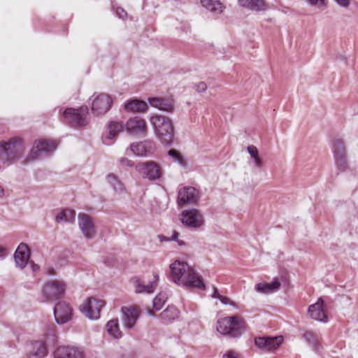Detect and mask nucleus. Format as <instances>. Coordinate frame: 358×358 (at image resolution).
Here are the masks:
<instances>
[{
	"label": "nucleus",
	"mask_w": 358,
	"mask_h": 358,
	"mask_svg": "<svg viewBox=\"0 0 358 358\" xmlns=\"http://www.w3.org/2000/svg\"><path fill=\"white\" fill-rule=\"evenodd\" d=\"M124 128L129 135L133 136H144L148 132L146 121L138 116L129 119L125 124L122 122L111 121L108 124V131L102 137L103 143L106 145H112Z\"/></svg>",
	"instance_id": "nucleus-1"
},
{
	"label": "nucleus",
	"mask_w": 358,
	"mask_h": 358,
	"mask_svg": "<svg viewBox=\"0 0 358 358\" xmlns=\"http://www.w3.org/2000/svg\"><path fill=\"white\" fill-rule=\"evenodd\" d=\"M171 280L177 285L187 288L193 287L201 290L206 285L201 277L187 262L176 260L170 265Z\"/></svg>",
	"instance_id": "nucleus-2"
},
{
	"label": "nucleus",
	"mask_w": 358,
	"mask_h": 358,
	"mask_svg": "<svg viewBox=\"0 0 358 358\" xmlns=\"http://www.w3.org/2000/svg\"><path fill=\"white\" fill-rule=\"evenodd\" d=\"M150 121L155 134L160 142L165 145H171L175 135V128L172 120L168 117L152 115Z\"/></svg>",
	"instance_id": "nucleus-3"
},
{
	"label": "nucleus",
	"mask_w": 358,
	"mask_h": 358,
	"mask_svg": "<svg viewBox=\"0 0 358 358\" xmlns=\"http://www.w3.org/2000/svg\"><path fill=\"white\" fill-rule=\"evenodd\" d=\"M217 331L231 338L240 337L245 330V322L239 315L227 316L217 322Z\"/></svg>",
	"instance_id": "nucleus-4"
},
{
	"label": "nucleus",
	"mask_w": 358,
	"mask_h": 358,
	"mask_svg": "<svg viewBox=\"0 0 358 358\" xmlns=\"http://www.w3.org/2000/svg\"><path fill=\"white\" fill-rule=\"evenodd\" d=\"M0 150L3 159L10 164L18 159L24 153V145L22 138L15 136L7 141L0 142Z\"/></svg>",
	"instance_id": "nucleus-5"
},
{
	"label": "nucleus",
	"mask_w": 358,
	"mask_h": 358,
	"mask_svg": "<svg viewBox=\"0 0 358 358\" xmlns=\"http://www.w3.org/2000/svg\"><path fill=\"white\" fill-rule=\"evenodd\" d=\"M88 108L82 106L78 109L66 108L62 115L63 122L71 127L78 128L87 124Z\"/></svg>",
	"instance_id": "nucleus-6"
},
{
	"label": "nucleus",
	"mask_w": 358,
	"mask_h": 358,
	"mask_svg": "<svg viewBox=\"0 0 358 358\" xmlns=\"http://www.w3.org/2000/svg\"><path fill=\"white\" fill-rule=\"evenodd\" d=\"M135 169L143 178L150 181L160 180L164 176L162 167L154 161L138 162Z\"/></svg>",
	"instance_id": "nucleus-7"
},
{
	"label": "nucleus",
	"mask_w": 358,
	"mask_h": 358,
	"mask_svg": "<svg viewBox=\"0 0 358 358\" xmlns=\"http://www.w3.org/2000/svg\"><path fill=\"white\" fill-rule=\"evenodd\" d=\"M180 220L186 227L189 229H199L205 223L203 215L195 208L183 210L180 215Z\"/></svg>",
	"instance_id": "nucleus-8"
},
{
	"label": "nucleus",
	"mask_w": 358,
	"mask_h": 358,
	"mask_svg": "<svg viewBox=\"0 0 358 358\" xmlns=\"http://www.w3.org/2000/svg\"><path fill=\"white\" fill-rule=\"evenodd\" d=\"M57 148V143L55 141L45 139L37 140L34 142L30 153L31 159L41 158L52 153Z\"/></svg>",
	"instance_id": "nucleus-9"
},
{
	"label": "nucleus",
	"mask_w": 358,
	"mask_h": 358,
	"mask_svg": "<svg viewBox=\"0 0 358 358\" xmlns=\"http://www.w3.org/2000/svg\"><path fill=\"white\" fill-rule=\"evenodd\" d=\"M104 306V301L89 298L80 305V310L86 317L90 320H97L100 317V311Z\"/></svg>",
	"instance_id": "nucleus-10"
},
{
	"label": "nucleus",
	"mask_w": 358,
	"mask_h": 358,
	"mask_svg": "<svg viewBox=\"0 0 358 358\" xmlns=\"http://www.w3.org/2000/svg\"><path fill=\"white\" fill-rule=\"evenodd\" d=\"M65 284L62 280H51L45 285L43 290L47 301L57 299L64 294Z\"/></svg>",
	"instance_id": "nucleus-11"
},
{
	"label": "nucleus",
	"mask_w": 358,
	"mask_h": 358,
	"mask_svg": "<svg viewBox=\"0 0 358 358\" xmlns=\"http://www.w3.org/2000/svg\"><path fill=\"white\" fill-rule=\"evenodd\" d=\"M112 99L110 96L104 93L97 95L92 101V111L96 115H104L110 108Z\"/></svg>",
	"instance_id": "nucleus-12"
},
{
	"label": "nucleus",
	"mask_w": 358,
	"mask_h": 358,
	"mask_svg": "<svg viewBox=\"0 0 358 358\" xmlns=\"http://www.w3.org/2000/svg\"><path fill=\"white\" fill-rule=\"evenodd\" d=\"M159 281V275L153 273V278L148 282L141 280L138 277L132 279L133 284L135 287V292L137 294H152L156 289Z\"/></svg>",
	"instance_id": "nucleus-13"
},
{
	"label": "nucleus",
	"mask_w": 358,
	"mask_h": 358,
	"mask_svg": "<svg viewBox=\"0 0 358 358\" xmlns=\"http://www.w3.org/2000/svg\"><path fill=\"white\" fill-rule=\"evenodd\" d=\"M199 194L198 189L193 187H183L178 190V204H195L199 201Z\"/></svg>",
	"instance_id": "nucleus-14"
},
{
	"label": "nucleus",
	"mask_w": 358,
	"mask_h": 358,
	"mask_svg": "<svg viewBox=\"0 0 358 358\" xmlns=\"http://www.w3.org/2000/svg\"><path fill=\"white\" fill-rule=\"evenodd\" d=\"M54 316L57 323H66L71 320L72 309L65 301H60L54 308Z\"/></svg>",
	"instance_id": "nucleus-15"
},
{
	"label": "nucleus",
	"mask_w": 358,
	"mask_h": 358,
	"mask_svg": "<svg viewBox=\"0 0 358 358\" xmlns=\"http://www.w3.org/2000/svg\"><path fill=\"white\" fill-rule=\"evenodd\" d=\"M282 336L257 337L255 339V344L259 349L269 352L277 349L282 343Z\"/></svg>",
	"instance_id": "nucleus-16"
},
{
	"label": "nucleus",
	"mask_w": 358,
	"mask_h": 358,
	"mask_svg": "<svg viewBox=\"0 0 358 358\" xmlns=\"http://www.w3.org/2000/svg\"><path fill=\"white\" fill-rule=\"evenodd\" d=\"M155 149V143L152 141H144L130 145L129 150L137 157H145L153 153Z\"/></svg>",
	"instance_id": "nucleus-17"
},
{
	"label": "nucleus",
	"mask_w": 358,
	"mask_h": 358,
	"mask_svg": "<svg viewBox=\"0 0 358 358\" xmlns=\"http://www.w3.org/2000/svg\"><path fill=\"white\" fill-rule=\"evenodd\" d=\"M122 321L123 326L127 329H132L138 318V312L134 306L122 307Z\"/></svg>",
	"instance_id": "nucleus-18"
},
{
	"label": "nucleus",
	"mask_w": 358,
	"mask_h": 358,
	"mask_svg": "<svg viewBox=\"0 0 358 358\" xmlns=\"http://www.w3.org/2000/svg\"><path fill=\"white\" fill-rule=\"evenodd\" d=\"M55 358H84V353L79 348L60 346L54 352Z\"/></svg>",
	"instance_id": "nucleus-19"
},
{
	"label": "nucleus",
	"mask_w": 358,
	"mask_h": 358,
	"mask_svg": "<svg viewBox=\"0 0 358 358\" xmlns=\"http://www.w3.org/2000/svg\"><path fill=\"white\" fill-rule=\"evenodd\" d=\"M148 102L152 107L160 110L173 113L175 110V102L172 98L152 97L148 99Z\"/></svg>",
	"instance_id": "nucleus-20"
},
{
	"label": "nucleus",
	"mask_w": 358,
	"mask_h": 358,
	"mask_svg": "<svg viewBox=\"0 0 358 358\" xmlns=\"http://www.w3.org/2000/svg\"><path fill=\"white\" fill-rule=\"evenodd\" d=\"M78 225L86 238L92 239L95 236L94 225L89 215L83 213L79 214Z\"/></svg>",
	"instance_id": "nucleus-21"
},
{
	"label": "nucleus",
	"mask_w": 358,
	"mask_h": 358,
	"mask_svg": "<svg viewBox=\"0 0 358 358\" xmlns=\"http://www.w3.org/2000/svg\"><path fill=\"white\" fill-rule=\"evenodd\" d=\"M46 354V346L41 341H32L27 345V356L28 358H43Z\"/></svg>",
	"instance_id": "nucleus-22"
},
{
	"label": "nucleus",
	"mask_w": 358,
	"mask_h": 358,
	"mask_svg": "<svg viewBox=\"0 0 358 358\" xmlns=\"http://www.w3.org/2000/svg\"><path fill=\"white\" fill-rule=\"evenodd\" d=\"M14 258L17 266L24 268L27 266L29 258V251L26 243H21L18 245L15 252Z\"/></svg>",
	"instance_id": "nucleus-23"
},
{
	"label": "nucleus",
	"mask_w": 358,
	"mask_h": 358,
	"mask_svg": "<svg viewBox=\"0 0 358 358\" xmlns=\"http://www.w3.org/2000/svg\"><path fill=\"white\" fill-rule=\"evenodd\" d=\"M323 304V299L319 298L315 303L309 306L308 313L313 319L325 322L327 321V317L324 311Z\"/></svg>",
	"instance_id": "nucleus-24"
},
{
	"label": "nucleus",
	"mask_w": 358,
	"mask_h": 358,
	"mask_svg": "<svg viewBox=\"0 0 358 358\" xmlns=\"http://www.w3.org/2000/svg\"><path fill=\"white\" fill-rule=\"evenodd\" d=\"M241 6L250 10L260 11L266 8L264 0H238Z\"/></svg>",
	"instance_id": "nucleus-25"
},
{
	"label": "nucleus",
	"mask_w": 358,
	"mask_h": 358,
	"mask_svg": "<svg viewBox=\"0 0 358 358\" xmlns=\"http://www.w3.org/2000/svg\"><path fill=\"white\" fill-rule=\"evenodd\" d=\"M106 180L116 193L123 194L126 192L124 184L114 173H108Z\"/></svg>",
	"instance_id": "nucleus-26"
},
{
	"label": "nucleus",
	"mask_w": 358,
	"mask_h": 358,
	"mask_svg": "<svg viewBox=\"0 0 358 358\" xmlns=\"http://www.w3.org/2000/svg\"><path fill=\"white\" fill-rule=\"evenodd\" d=\"M280 282L275 279L271 283H258L256 285V290L264 294L273 293L280 287Z\"/></svg>",
	"instance_id": "nucleus-27"
},
{
	"label": "nucleus",
	"mask_w": 358,
	"mask_h": 358,
	"mask_svg": "<svg viewBox=\"0 0 358 358\" xmlns=\"http://www.w3.org/2000/svg\"><path fill=\"white\" fill-rule=\"evenodd\" d=\"M107 333L110 336L115 339L120 338L122 336V331L119 327V322L117 319H113L109 320L106 325Z\"/></svg>",
	"instance_id": "nucleus-28"
},
{
	"label": "nucleus",
	"mask_w": 358,
	"mask_h": 358,
	"mask_svg": "<svg viewBox=\"0 0 358 358\" xmlns=\"http://www.w3.org/2000/svg\"><path fill=\"white\" fill-rule=\"evenodd\" d=\"M201 3L203 7L215 14L221 13L224 8L223 4L218 0H201Z\"/></svg>",
	"instance_id": "nucleus-29"
},
{
	"label": "nucleus",
	"mask_w": 358,
	"mask_h": 358,
	"mask_svg": "<svg viewBox=\"0 0 358 358\" xmlns=\"http://www.w3.org/2000/svg\"><path fill=\"white\" fill-rule=\"evenodd\" d=\"M147 103L138 99H131L125 104V109L131 112H142L146 110Z\"/></svg>",
	"instance_id": "nucleus-30"
},
{
	"label": "nucleus",
	"mask_w": 358,
	"mask_h": 358,
	"mask_svg": "<svg viewBox=\"0 0 358 358\" xmlns=\"http://www.w3.org/2000/svg\"><path fill=\"white\" fill-rule=\"evenodd\" d=\"M303 337L306 343L313 347L315 351H318L320 338L317 334L312 331H306L303 334Z\"/></svg>",
	"instance_id": "nucleus-31"
},
{
	"label": "nucleus",
	"mask_w": 358,
	"mask_h": 358,
	"mask_svg": "<svg viewBox=\"0 0 358 358\" xmlns=\"http://www.w3.org/2000/svg\"><path fill=\"white\" fill-rule=\"evenodd\" d=\"M76 213L73 210L65 209L56 215L57 222H73L75 220Z\"/></svg>",
	"instance_id": "nucleus-32"
},
{
	"label": "nucleus",
	"mask_w": 358,
	"mask_h": 358,
	"mask_svg": "<svg viewBox=\"0 0 358 358\" xmlns=\"http://www.w3.org/2000/svg\"><path fill=\"white\" fill-rule=\"evenodd\" d=\"M179 311L173 306H169L161 314L160 317L162 320L166 321H172L178 317Z\"/></svg>",
	"instance_id": "nucleus-33"
},
{
	"label": "nucleus",
	"mask_w": 358,
	"mask_h": 358,
	"mask_svg": "<svg viewBox=\"0 0 358 358\" xmlns=\"http://www.w3.org/2000/svg\"><path fill=\"white\" fill-rule=\"evenodd\" d=\"M247 150L250 154L251 158L253 159L255 166L257 168L261 169L263 166V162L259 155L257 148L254 145H248L247 148Z\"/></svg>",
	"instance_id": "nucleus-34"
},
{
	"label": "nucleus",
	"mask_w": 358,
	"mask_h": 358,
	"mask_svg": "<svg viewBox=\"0 0 358 358\" xmlns=\"http://www.w3.org/2000/svg\"><path fill=\"white\" fill-rule=\"evenodd\" d=\"M332 150L334 154V157L345 155L344 143L339 139H335L334 141L332 144Z\"/></svg>",
	"instance_id": "nucleus-35"
},
{
	"label": "nucleus",
	"mask_w": 358,
	"mask_h": 358,
	"mask_svg": "<svg viewBox=\"0 0 358 358\" xmlns=\"http://www.w3.org/2000/svg\"><path fill=\"white\" fill-rule=\"evenodd\" d=\"M167 299L166 294L165 293H159L157 294L153 300L152 308L155 310H159L165 303Z\"/></svg>",
	"instance_id": "nucleus-36"
},
{
	"label": "nucleus",
	"mask_w": 358,
	"mask_h": 358,
	"mask_svg": "<svg viewBox=\"0 0 358 358\" xmlns=\"http://www.w3.org/2000/svg\"><path fill=\"white\" fill-rule=\"evenodd\" d=\"M168 155L177 163H178L181 166L186 167L187 162L181 153L174 149L170 150L168 152Z\"/></svg>",
	"instance_id": "nucleus-37"
},
{
	"label": "nucleus",
	"mask_w": 358,
	"mask_h": 358,
	"mask_svg": "<svg viewBox=\"0 0 358 358\" xmlns=\"http://www.w3.org/2000/svg\"><path fill=\"white\" fill-rule=\"evenodd\" d=\"M213 298L218 299L221 303L223 304H229L230 306H232L234 307L237 308V306L235 302L231 301L229 298L221 295L219 292L217 288H214L213 294L211 296Z\"/></svg>",
	"instance_id": "nucleus-38"
},
{
	"label": "nucleus",
	"mask_w": 358,
	"mask_h": 358,
	"mask_svg": "<svg viewBox=\"0 0 358 358\" xmlns=\"http://www.w3.org/2000/svg\"><path fill=\"white\" fill-rule=\"evenodd\" d=\"M336 164L338 169H340L341 171H345L347 169V162H346V157L345 155H341L334 157Z\"/></svg>",
	"instance_id": "nucleus-39"
},
{
	"label": "nucleus",
	"mask_w": 358,
	"mask_h": 358,
	"mask_svg": "<svg viewBox=\"0 0 358 358\" xmlns=\"http://www.w3.org/2000/svg\"><path fill=\"white\" fill-rule=\"evenodd\" d=\"M119 164L121 166H127V167H132L134 166V163L133 161L129 159L127 157H121L120 159H119Z\"/></svg>",
	"instance_id": "nucleus-40"
},
{
	"label": "nucleus",
	"mask_w": 358,
	"mask_h": 358,
	"mask_svg": "<svg viewBox=\"0 0 358 358\" xmlns=\"http://www.w3.org/2000/svg\"><path fill=\"white\" fill-rule=\"evenodd\" d=\"M178 236H179V233L176 231H173V234H172L171 238L164 237V240L177 241L180 245H183L185 244V243L182 241L178 240Z\"/></svg>",
	"instance_id": "nucleus-41"
},
{
	"label": "nucleus",
	"mask_w": 358,
	"mask_h": 358,
	"mask_svg": "<svg viewBox=\"0 0 358 358\" xmlns=\"http://www.w3.org/2000/svg\"><path fill=\"white\" fill-rule=\"evenodd\" d=\"M207 88V85L204 82H201L195 85V89L199 92H204Z\"/></svg>",
	"instance_id": "nucleus-42"
},
{
	"label": "nucleus",
	"mask_w": 358,
	"mask_h": 358,
	"mask_svg": "<svg viewBox=\"0 0 358 358\" xmlns=\"http://www.w3.org/2000/svg\"><path fill=\"white\" fill-rule=\"evenodd\" d=\"M116 15L120 18L124 19V17H127V12L123 8H117V9H116Z\"/></svg>",
	"instance_id": "nucleus-43"
},
{
	"label": "nucleus",
	"mask_w": 358,
	"mask_h": 358,
	"mask_svg": "<svg viewBox=\"0 0 358 358\" xmlns=\"http://www.w3.org/2000/svg\"><path fill=\"white\" fill-rule=\"evenodd\" d=\"M326 1L327 0H307V1L310 5H313V6H315V5L326 6V4H327Z\"/></svg>",
	"instance_id": "nucleus-44"
},
{
	"label": "nucleus",
	"mask_w": 358,
	"mask_h": 358,
	"mask_svg": "<svg viewBox=\"0 0 358 358\" xmlns=\"http://www.w3.org/2000/svg\"><path fill=\"white\" fill-rule=\"evenodd\" d=\"M223 358H239L236 352L229 350L224 356Z\"/></svg>",
	"instance_id": "nucleus-45"
},
{
	"label": "nucleus",
	"mask_w": 358,
	"mask_h": 358,
	"mask_svg": "<svg viewBox=\"0 0 358 358\" xmlns=\"http://www.w3.org/2000/svg\"><path fill=\"white\" fill-rule=\"evenodd\" d=\"M338 5L343 8H348L350 5V0H334Z\"/></svg>",
	"instance_id": "nucleus-46"
},
{
	"label": "nucleus",
	"mask_w": 358,
	"mask_h": 358,
	"mask_svg": "<svg viewBox=\"0 0 358 358\" xmlns=\"http://www.w3.org/2000/svg\"><path fill=\"white\" fill-rule=\"evenodd\" d=\"M6 250L0 246V257H3L5 255H6Z\"/></svg>",
	"instance_id": "nucleus-47"
},
{
	"label": "nucleus",
	"mask_w": 358,
	"mask_h": 358,
	"mask_svg": "<svg viewBox=\"0 0 358 358\" xmlns=\"http://www.w3.org/2000/svg\"><path fill=\"white\" fill-rule=\"evenodd\" d=\"M3 189L2 188V187L0 185V197H1L3 195Z\"/></svg>",
	"instance_id": "nucleus-48"
},
{
	"label": "nucleus",
	"mask_w": 358,
	"mask_h": 358,
	"mask_svg": "<svg viewBox=\"0 0 358 358\" xmlns=\"http://www.w3.org/2000/svg\"><path fill=\"white\" fill-rule=\"evenodd\" d=\"M148 314L150 316H152V317H154V316H155V315H154L153 312H152V310H148Z\"/></svg>",
	"instance_id": "nucleus-49"
}]
</instances>
